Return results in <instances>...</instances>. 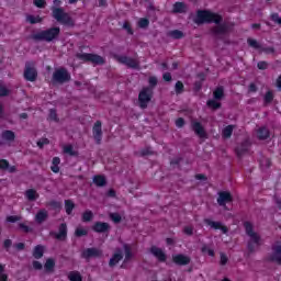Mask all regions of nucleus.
Segmentation results:
<instances>
[{"instance_id": "nucleus-1", "label": "nucleus", "mask_w": 281, "mask_h": 281, "mask_svg": "<svg viewBox=\"0 0 281 281\" xmlns=\"http://www.w3.org/2000/svg\"><path fill=\"white\" fill-rule=\"evenodd\" d=\"M195 23H216V27L214 29V34L221 36V34H227V26L221 23V15L216 13H212L210 11H199Z\"/></svg>"}, {"instance_id": "nucleus-2", "label": "nucleus", "mask_w": 281, "mask_h": 281, "mask_svg": "<svg viewBox=\"0 0 281 281\" xmlns=\"http://www.w3.org/2000/svg\"><path fill=\"white\" fill-rule=\"evenodd\" d=\"M244 227L246 229V234L249 236L250 240L248 243V249L249 251H256L262 245V240L260 239V236L256 232H254V225L251 223L246 222L244 224Z\"/></svg>"}, {"instance_id": "nucleus-3", "label": "nucleus", "mask_w": 281, "mask_h": 281, "mask_svg": "<svg viewBox=\"0 0 281 281\" xmlns=\"http://www.w3.org/2000/svg\"><path fill=\"white\" fill-rule=\"evenodd\" d=\"M125 254V260H128L130 258H133V252H131V246L123 245L122 250H116L113 255V257L110 259V267H115L120 260L124 258Z\"/></svg>"}, {"instance_id": "nucleus-4", "label": "nucleus", "mask_w": 281, "mask_h": 281, "mask_svg": "<svg viewBox=\"0 0 281 281\" xmlns=\"http://www.w3.org/2000/svg\"><path fill=\"white\" fill-rule=\"evenodd\" d=\"M53 16L58 21V23H61V25H74V20L71 16H69V14L65 13L63 9L54 8Z\"/></svg>"}, {"instance_id": "nucleus-5", "label": "nucleus", "mask_w": 281, "mask_h": 281, "mask_svg": "<svg viewBox=\"0 0 281 281\" xmlns=\"http://www.w3.org/2000/svg\"><path fill=\"white\" fill-rule=\"evenodd\" d=\"M58 34H60V27H53L37 33L36 38H40L41 41H47V43H52L54 38H58Z\"/></svg>"}, {"instance_id": "nucleus-6", "label": "nucleus", "mask_w": 281, "mask_h": 281, "mask_svg": "<svg viewBox=\"0 0 281 281\" xmlns=\"http://www.w3.org/2000/svg\"><path fill=\"white\" fill-rule=\"evenodd\" d=\"M151 98H153V88H144L138 94V102H139L140 109H146Z\"/></svg>"}, {"instance_id": "nucleus-7", "label": "nucleus", "mask_w": 281, "mask_h": 281, "mask_svg": "<svg viewBox=\"0 0 281 281\" xmlns=\"http://www.w3.org/2000/svg\"><path fill=\"white\" fill-rule=\"evenodd\" d=\"M71 76H69V72L65 68H58L53 74V80L54 82H67Z\"/></svg>"}, {"instance_id": "nucleus-8", "label": "nucleus", "mask_w": 281, "mask_h": 281, "mask_svg": "<svg viewBox=\"0 0 281 281\" xmlns=\"http://www.w3.org/2000/svg\"><path fill=\"white\" fill-rule=\"evenodd\" d=\"M223 88H217L214 92H213V95H214V99L213 100H209L207 101V106H210V109H221V102L216 101V100H221V98H223Z\"/></svg>"}, {"instance_id": "nucleus-9", "label": "nucleus", "mask_w": 281, "mask_h": 281, "mask_svg": "<svg viewBox=\"0 0 281 281\" xmlns=\"http://www.w3.org/2000/svg\"><path fill=\"white\" fill-rule=\"evenodd\" d=\"M77 58H79V60H89L90 63H93L94 65H103L104 64V58H102L100 55L81 54V55H77Z\"/></svg>"}, {"instance_id": "nucleus-10", "label": "nucleus", "mask_w": 281, "mask_h": 281, "mask_svg": "<svg viewBox=\"0 0 281 281\" xmlns=\"http://www.w3.org/2000/svg\"><path fill=\"white\" fill-rule=\"evenodd\" d=\"M37 76H38V72H36V68L34 67V65L26 64L25 70H24L25 80H29L30 82H34Z\"/></svg>"}, {"instance_id": "nucleus-11", "label": "nucleus", "mask_w": 281, "mask_h": 281, "mask_svg": "<svg viewBox=\"0 0 281 281\" xmlns=\"http://www.w3.org/2000/svg\"><path fill=\"white\" fill-rule=\"evenodd\" d=\"M192 130L200 139H207V133H205V128H203L199 121H192Z\"/></svg>"}, {"instance_id": "nucleus-12", "label": "nucleus", "mask_w": 281, "mask_h": 281, "mask_svg": "<svg viewBox=\"0 0 281 281\" xmlns=\"http://www.w3.org/2000/svg\"><path fill=\"white\" fill-rule=\"evenodd\" d=\"M116 60L127 67H132L133 69L139 67V61H137V59L128 58L126 56H116Z\"/></svg>"}, {"instance_id": "nucleus-13", "label": "nucleus", "mask_w": 281, "mask_h": 281, "mask_svg": "<svg viewBox=\"0 0 281 281\" xmlns=\"http://www.w3.org/2000/svg\"><path fill=\"white\" fill-rule=\"evenodd\" d=\"M204 223L206 225H209V227H211L212 229H221L222 234H227V232H229L227 226L223 225V223H221V222H214L212 220H205Z\"/></svg>"}, {"instance_id": "nucleus-14", "label": "nucleus", "mask_w": 281, "mask_h": 281, "mask_svg": "<svg viewBox=\"0 0 281 281\" xmlns=\"http://www.w3.org/2000/svg\"><path fill=\"white\" fill-rule=\"evenodd\" d=\"M217 203L218 205H227V203H232V193L227 191L220 192Z\"/></svg>"}, {"instance_id": "nucleus-15", "label": "nucleus", "mask_w": 281, "mask_h": 281, "mask_svg": "<svg viewBox=\"0 0 281 281\" xmlns=\"http://www.w3.org/2000/svg\"><path fill=\"white\" fill-rule=\"evenodd\" d=\"M150 254L160 262H166V252L161 248L154 246L150 248Z\"/></svg>"}, {"instance_id": "nucleus-16", "label": "nucleus", "mask_w": 281, "mask_h": 281, "mask_svg": "<svg viewBox=\"0 0 281 281\" xmlns=\"http://www.w3.org/2000/svg\"><path fill=\"white\" fill-rule=\"evenodd\" d=\"M92 133H93V137L97 142H100L102 139V123L100 121H97L94 123Z\"/></svg>"}, {"instance_id": "nucleus-17", "label": "nucleus", "mask_w": 281, "mask_h": 281, "mask_svg": "<svg viewBox=\"0 0 281 281\" xmlns=\"http://www.w3.org/2000/svg\"><path fill=\"white\" fill-rule=\"evenodd\" d=\"M110 227H111V226L109 225V223L97 222V223L93 225L92 229H93V232H97V233H99V234H102V233H104V232H109Z\"/></svg>"}, {"instance_id": "nucleus-18", "label": "nucleus", "mask_w": 281, "mask_h": 281, "mask_svg": "<svg viewBox=\"0 0 281 281\" xmlns=\"http://www.w3.org/2000/svg\"><path fill=\"white\" fill-rule=\"evenodd\" d=\"M172 260L176 265H190V257L186 255H173Z\"/></svg>"}, {"instance_id": "nucleus-19", "label": "nucleus", "mask_w": 281, "mask_h": 281, "mask_svg": "<svg viewBox=\"0 0 281 281\" xmlns=\"http://www.w3.org/2000/svg\"><path fill=\"white\" fill-rule=\"evenodd\" d=\"M85 258H98L102 256V250L97 249V248H89L86 251H83Z\"/></svg>"}, {"instance_id": "nucleus-20", "label": "nucleus", "mask_w": 281, "mask_h": 281, "mask_svg": "<svg viewBox=\"0 0 281 281\" xmlns=\"http://www.w3.org/2000/svg\"><path fill=\"white\" fill-rule=\"evenodd\" d=\"M270 260H273L274 262H279V265H281V245H277L273 247V252L270 257Z\"/></svg>"}, {"instance_id": "nucleus-21", "label": "nucleus", "mask_w": 281, "mask_h": 281, "mask_svg": "<svg viewBox=\"0 0 281 281\" xmlns=\"http://www.w3.org/2000/svg\"><path fill=\"white\" fill-rule=\"evenodd\" d=\"M55 236L58 240H65V238H67V224H61L59 226V233H57Z\"/></svg>"}, {"instance_id": "nucleus-22", "label": "nucleus", "mask_w": 281, "mask_h": 281, "mask_svg": "<svg viewBox=\"0 0 281 281\" xmlns=\"http://www.w3.org/2000/svg\"><path fill=\"white\" fill-rule=\"evenodd\" d=\"M0 169L8 170V172H16V167H10V164L5 159L0 160Z\"/></svg>"}, {"instance_id": "nucleus-23", "label": "nucleus", "mask_w": 281, "mask_h": 281, "mask_svg": "<svg viewBox=\"0 0 281 281\" xmlns=\"http://www.w3.org/2000/svg\"><path fill=\"white\" fill-rule=\"evenodd\" d=\"M48 213L45 210H41L40 212H37V214L35 215V221L36 223H43L47 220Z\"/></svg>"}, {"instance_id": "nucleus-24", "label": "nucleus", "mask_w": 281, "mask_h": 281, "mask_svg": "<svg viewBox=\"0 0 281 281\" xmlns=\"http://www.w3.org/2000/svg\"><path fill=\"white\" fill-rule=\"evenodd\" d=\"M60 158L59 157H54L50 166V170L55 173L60 172Z\"/></svg>"}, {"instance_id": "nucleus-25", "label": "nucleus", "mask_w": 281, "mask_h": 281, "mask_svg": "<svg viewBox=\"0 0 281 281\" xmlns=\"http://www.w3.org/2000/svg\"><path fill=\"white\" fill-rule=\"evenodd\" d=\"M55 267H56V261L52 258H48L44 265V269L45 271H48V273H52Z\"/></svg>"}, {"instance_id": "nucleus-26", "label": "nucleus", "mask_w": 281, "mask_h": 281, "mask_svg": "<svg viewBox=\"0 0 281 281\" xmlns=\"http://www.w3.org/2000/svg\"><path fill=\"white\" fill-rule=\"evenodd\" d=\"M93 183H95L98 188H103V186H106V178H104V176H94Z\"/></svg>"}, {"instance_id": "nucleus-27", "label": "nucleus", "mask_w": 281, "mask_h": 281, "mask_svg": "<svg viewBox=\"0 0 281 281\" xmlns=\"http://www.w3.org/2000/svg\"><path fill=\"white\" fill-rule=\"evenodd\" d=\"M188 10V8L183 4V2H176L173 4V12L179 13V14H183V12H186Z\"/></svg>"}, {"instance_id": "nucleus-28", "label": "nucleus", "mask_w": 281, "mask_h": 281, "mask_svg": "<svg viewBox=\"0 0 281 281\" xmlns=\"http://www.w3.org/2000/svg\"><path fill=\"white\" fill-rule=\"evenodd\" d=\"M25 196L29 201H36V199H38V193L34 189H29L25 192Z\"/></svg>"}, {"instance_id": "nucleus-29", "label": "nucleus", "mask_w": 281, "mask_h": 281, "mask_svg": "<svg viewBox=\"0 0 281 281\" xmlns=\"http://www.w3.org/2000/svg\"><path fill=\"white\" fill-rule=\"evenodd\" d=\"M43 254H45V247L38 245L34 248L33 250V256L38 259V258H43Z\"/></svg>"}, {"instance_id": "nucleus-30", "label": "nucleus", "mask_w": 281, "mask_h": 281, "mask_svg": "<svg viewBox=\"0 0 281 281\" xmlns=\"http://www.w3.org/2000/svg\"><path fill=\"white\" fill-rule=\"evenodd\" d=\"M257 137L259 139H267V137H269V130H267V127H260L257 131Z\"/></svg>"}, {"instance_id": "nucleus-31", "label": "nucleus", "mask_w": 281, "mask_h": 281, "mask_svg": "<svg viewBox=\"0 0 281 281\" xmlns=\"http://www.w3.org/2000/svg\"><path fill=\"white\" fill-rule=\"evenodd\" d=\"M14 137H15V135H14V132H12V131H4L2 133V139L4 142H14Z\"/></svg>"}, {"instance_id": "nucleus-32", "label": "nucleus", "mask_w": 281, "mask_h": 281, "mask_svg": "<svg viewBox=\"0 0 281 281\" xmlns=\"http://www.w3.org/2000/svg\"><path fill=\"white\" fill-rule=\"evenodd\" d=\"M64 153L66 155H70V157H76L78 155V151L76 149H74L72 145H65Z\"/></svg>"}, {"instance_id": "nucleus-33", "label": "nucleus", "mask_w": 281, "mask_h": 281, "mask_svg": "<svg viewBox=\"0 0 281 281\" xmlns=\"http://www.w3.org/2000/svg\"><path fill=\"white\" fill-rule=\"evenodd\" d=\"M68 279L70 281H82V276L78 271H71L68 273Z\"/></svg>"}, {"instance_id": "nucleus-34", "label": "nucleus", "mask_w": 281, "mask_h": 281, "mask_svg": "<svg viewBox=\"0 0 281 281\" xmlns=\"http://www.w3.org/2000/svg\"><path fill=\"white\" fill-rule=\"evenodd\" d=\"M87 234H89V231L82 226H79L76 228L75 231V235L80 237V236H87Z\"/></svg>"}, {"instance_id": "nucleus-35", "label": "nucleus", "mask_w": 281, "mask_h": 281, "mask_svg": "<svg viewBox=\"0 0 281 281\" xmlns=\"http://www.w3.org/2000/svg\"><path fill=\"white\" fill-rule=\"evenodd\" d=\"M232 133H234V126L228 125L223 130V137L229 138L232 137Z\"/></svg>"}, {"instance_id": "nucleus-36", "label": "nucleus", "mask_w": 281, "mask_h": 281, "mask_svg": "<svg viewBox=\"0 0 281 281\" xmlns=\"http://www.w3.org/2000/svg\"><path fill=\"white\" fill-rule=\"evenodd\" d=\"M26 21L29 23L34 24V23H41V21H43V19H41V16H38V15H27Z\"/></svg>"}, {"instance_id": "nucleus-37", "label": "nucleus", "mask_w": 281, "mask_h": 281, "mask_svg": "<svg viewBox=\"0 0 281 281\" xmlns=\"http://www.w3.org/2000/svg\"><path fill=\"white\" fill-rule=\"evenodd\" d=\"M65 207H66V213L71 214V212L74 211V207H75L74 202H71L70 200H67L65 202Z\"/></svg>"}, {"instance_id": "nucleus-38", "label": "nucleus", "mask_w": 281, "mask_h": 281, "mask_svg": "<svg viewBox=\"0 0 281 281\" xmlns=\"http://www.w3.org/2000/svg\"><path fill=\"white\" fill-rule=\"evenodd\" d=\"M8 280V274H5V266L0 265V281Z\"/></svg>"}, {"instance_id": "nucleus-39", "label": "nucleus", "mask_w": 281, "mask_h": 281, "mask_svg": "<svg viewBox=\"0 0 281 281\" xmlns=\"http://www.w3.org/2000/svg\"><path fill=\"white\" fill-rule=\"evenodd\" d=\"M248 45L254 47V49H260V44L254 38H248Z\"/></svg>"}, {"instance_id": "nucleus-40", "label": "nucleus", "mask_w": 281, "mask_h": 281, "mask_svg": "<svg viewBox=\"0 0 281 281\" xmlns=\"http://www.w3.org/2000/svg\"><path fill=\"white\" fill-rule=\"evenodd\" d=\"M170 36H171L172 38H183V32L178 31V30L171 31V32H170Z\"/></svg>"}, {"instance_id": "nucleus-41", "label": "nucleus", "mask_w": 281, "mask_h": 281, "mask_svg": "<svg viewBox=\"0 0 281 281\" xmlns=\"http://www.w3.org/2000/svg\"><path fill=\"white\" fill-rule=\"evenodd\" d=\"M110 218L113 221V223H120V221H122V216L117 213L110 214Z\"/></svg>"}, {"instance_id": "nucleus-42", "label": "nucleus", "mask_w": 281, "mask_h": 281, "mask_svg": "<svg viewBox=\"0 0 281 281\" xmlns=\"http://www.w3.org/2000/svg\"><path fill=\"white\" fill-rule=\"evenodd\" d=\"M91 218H93V213L91 211H86L82 215V220L83 221H91Z\"/></svg>"}, {"instance_id": "nucleus-43", "label": "nucleus", "mask_w": 281, "mask_h": 281, "mask_svg": "<svg viewBox=\"0 0 281 281\" xmlns=\"http://www.w3.org/2000/svg\"><path fill=\"white\" fill-rule=\"evenodd\" d=\"M202 254H207V256L213 257L214 256V250H212L210 247L207 246H203L202 247Z\"/></svg>"}, {"instance_id": "nucleus-44", "label": "nucleus", "mask_w": 281, "mask_h": 281, "mask_svg": "<svg viewBox=\"0 0 281 281\" xmlns=\"http://www.w3.org/2000/svg\"><path fill=\"white\" fill-rule=\"evenodd\" d=\"M8 93H10V90L3 83H0V95H8Z\"/></svg>"}, {"instance_id": "nucleus-45", "label": "nucleus", "mask_w": 281, "mask_h": 281, "mask_svg": "<svg viewBox=\"0 0 281 281\" xmlns=\"http://www.w3.org/2000/svg\"><path fill=\"white\" fill-rule=\"evenodd\" d=\"M176 93H183V82L178 81L176 83Z\"/></svg>"}, {"instance_id": "nucleus-46", "label": "nucleus", "mask_w": 281, "mask_h": 281, "mask_svg": "<svg viewBox=\"0 0 281 281\" xmlns=\"http://www.w3.org/2000/svg\"><path fill=\"white\" fill-rule=\"evenodd\" d=\"M47 144H49V139H47V138H42V139H40V140L37 142V146H38L40 148H43L44 146H47Z\"/></svg>"}, {"instance_id": "nucleus-47", "label": "nucleus", "mask_w": 281, "mask_h": 281, "mask_svg": "<svg viewBox=\"0 0 281 281\" xmlns=\"http://www.w3.org/2000/svg\"><path fill=\"white\" fill-rule=\"evenodd\" d=\"M21 218V216L19 215H11L7 217L8 223H16V221H19Z\"/></svg>"}, {"instance_id": "nucleus-48", "label": "nucleus", "mask_w": 281, "mask_h": 281, "mask_svg": "<svg viewBox=\"0 0 281 281\" xmlns=\"http://www.w3.org/2000/svg\"><path fill=\"white\" fill-rule=\"evenodd\" d=\"M148 24H149L148 19H140L138 21V26L139 27H148Z\"/></svg>"}, {"instance_id": "nucleus-49", "label": "nucleus", "mask_w": 281, "mask_h": 281, "mask_svg": "<svg viewBox=\"0 0 281 281\" xmlns=\"http://www.w3.org/2000/svg\"><path fill=\"white\" fill-rule=\"evenodd\" d=\"M183 232L187 234V236H192L194 228L192 226H186Z\"/></svg>"}, {"instance_id": "nucleus-50", "label": "nucleus", "mask_w": 281, "mask_h": 281, "mask_svg": "<svg viewBox=\"0 0 281 281\" xmlns=\"http://www.w3.org/2000/svg\"><path fill=\"white\" fill-rule=\"evenodd\" d=\"M33 3L36 8H45V0H34Z\"/></svg>"}, {"instance_id": "nucleus-51", "label": "nucleus", "mask_w": 281, "mask_h": 281, "mask_svg": "<svg viewBox=\"0 0 281 281\" xmlns=\"http://www.w3.org/2000/svg\"><path fill=\"white\" fill-rule=\"evenodd\" d=\"M273 100V92L269 91L265 95V102H271Z\"/></svg>"}, {"instance_id": "nucleus-52", "label": "nucleus", "mask_w": 281, "mask_h": 281, "mask_svg": "<svg viewBox=\"0 0 281 281\" xmlns=\"http://www.w3.org/2000/svg\"><path fill=\"white\" fill-rule=\"evenodd\" d=\"M258 69H267L269 67V64L267 61H259L257 64Z\"/></svg>"}, {"instance_id": "nucleus-53", "label": "nucleus", "mask_w": 281, "mask_h": 281, "mask_svg": "<svg viewBox=\"0 0 281 281\" xmlns=\"http://www.w3.org/2000/svg\"><path fill=\"white\" fill-rule=\"evenodd\" d=\"M271 19L274 21V23H279V25H281V18L278 15V13L272 14Z\"/></svg>"}, {"instance_id": "nucleus-54", "label": "nucleus", "mask_w": 281, "mask_h": 281, "mask_svg": "<svg viewBox=\"0 0 281 281\" xmlns=\"http://www.w3.org/2000/svg\"><path fill=\"white\" fill-rule=\"evenodd\" d=\"M184 124H186V121H183L182 117H180V119H178V120L176 121V126H177L178 128H181Z\"/></svg>"}, {"instance_id": "nucleus-55", "label": "nucleus", "mask_w": 281, "mask_h": 281, "mask_svg": "<svg viewBox=\"0 0 281 281\" xmlns=\"http://www.w3.org/2000/svg\"><path fill=\"white\" fill-rule=\"evenodd\" d=\"M33 269H36L40 271L41 269H43V263H41L40 261H34Z\"/></svg>"}, {"instance_id": "nucleus-56", "label": "nucleus", "mask_w": 281, "mask_h": 281, "mask_svg": "<svg viewBox=\"0 0 281 281\" xmlns=\"http://www.w3.org/2000/svg\"><path fill=\"white\" fill-rule=\"evenodd\" d=\"M123 27L127 31L128 34H133V30L131 29V24L128 22H125Z\"/></svg>"}, {"instance_id": "nucleus-57", "label": "nucleus", "mask_w": 281, "mask_h": 281, "mask_svg": "<svg viewBox=\"0 0 281 281\" xmlns=\"http://www.w3.org/2000/svg\"><path fill=\"white\" fill-rule=\"evenodd\" d=\"M227 260H228L227 255L222 252L221 254V265H227Z\"/></svg>"}, {"instance_id": "nucleus-58", "label": "nucleus", "mask_w": 281, "mask_h": 281, "mask_svg": "<svg viewBox=\"0 0 281 281\" xmlns=\"http://www.w3.org/2000/svg\"><path fill=\"white\" fill-rule=\"evenodd\" d=\"M164 80H166V82H170V80H172V76L170 75V72H166L162 76Z\"/></svg>"}, {"instance_id": "nucleus-59", "label": "nucleus", "mask_w": 281, "mask_h": 281, "mask_svg": "<svg viewBox=\"0 0 281 281\" xmlns=\"http://www.w3.org/2000/svg\"><path fill=\"white\" fill-rule=\"evenodd\" d=\"M149 85H150L151 87H155V86L157 85V77H150V78H149Z\"/></svg>"}, {"instance_id": "nucleus-60", "label": "nucleus", "mask_w": 281, "mask_h": 281, "mask_svg": "<svg viewBox=\"0 0 281 281\" xmlns=\"http://www.w3.org/2000/svg\"><path fill=\"white\" fill-rule=\"evenodd\" d=\"M20 229H23V232H30V227L25 224H20Z\"/></svg>"}, {"instance_id": "nucleus-61", "label": "nucleus", "mask_w": 281, "mask_h": 281, "mask_svg": "<svg viewBox=\"0 0 281 281\" xmlns=\"http://www.w3.org/2000/svg\"><path fill=\"white\" fill-rule=\"evenodd\" d=\"M249 91H250V93L256 92V85L251 83V85L249 86Z\"/></svg>"}, {"instance_id": "nucleus-62", "label": "nucleus", "mask_w": 281, "mask_h": 281, "mask_svg": "<svg viewBox=\"0 0 281 281\" xmlns=\"http://www.w3.org/2000/svg\"><path fill=\"white\" fill-rule=\"evenodd\" d=\"M50 120H56V112L54 110L50 111Z\"/></svg>"}, {"instance_id": "nucleus-63", "label": "nucleus", "mask_w": 281, "mask_h": 281, "mask_svg": "<svg viewBox=\"0 0 281 281\" xmlns=\"http://www.w3.org/2000/svg\"><path fill=\"white\" fill-rule=\"evenodd\" d=\"M25 247V245L23 243H20L16 245V249H23Z\"/></svg>"}, {"instance_id": "nucleus-64", "label": "nucleus", "mask_w": 281, "mask_h": 281, "mask_svg": "<svg viewBox=\"0 0 281 281\" xmlns=\"http://www.w3.org/2000/svg\"><path fill=\"white\" fill-rule=\"evenodd\" d=\"M276 203H277L278 207L281 209V200L276 198Z\"/></svg>"}]
</instances>
